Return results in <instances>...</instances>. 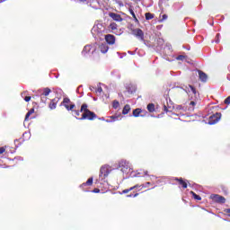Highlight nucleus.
Wrapping results in <instances>:
<instances>
[{"label": "nucleus", "instance_id": "1", "mask_svg": "<svg viewBox=\"0 0 230 230\" xmlns=\"http://www.w3.org/2000/svg\"><path fill=\"white\" fill-rule=\"evenodd\" d=\"M80 112H83L82 117L78 119L81 121L84 119H88L89 121H93L96 119V118H98V116L96 115V113H94V111H90L89 105H87V103L82 104Z\"/></svg>", "mask_w": 230, "mask_h": 230}, {"label": "nucleus", "instance_id": "2", "mask_svg": "<svg viewBox=\"0 0 230 230\" xmlns=\"http://www.w3.org/2000/svg\"><path fill=\"white\" fill-rule=\"evenodd\" d=\"M148 186H152V183L151 182H146V184L135 185L133 187H130L129 189H126V190H122V193H128L129 191H132L133 190H135L133 191V194H129V195H128V197L136 198V197H137V195H139V193H137V191H141V190L143 188H148Z\"/></svg>", "mask_w": 230, "mask_h": 230}, {"label": "nucleus", "instance_id": "3", "mask_svg": "<svg viewBox=\"0 0 230 230\" xmlns=\"http://www.w3.org/2000/svg\"><path fill=\"white\" fill-rule=\"evenodd\" d=\"M112 170H111V167L109 165H102L100 169V174H99V179L101 181H105L107 177H109V173H111Z\"/></svg>", "mask_w": 230, "mask_h": 230}, {"label": "nucleus", "instance_id": "4", "mask_svg": "<svg viewBox=\"0 0 230 230\" xmlns=\"http://www.w3.org/2000/svg\"><path fill=\"white\" fill-rule=\"evenodd\" d=\"M131 33L132 35H134V37H137V39H139V40H145V32H143V30L131 29Z\"/></svg>", "mask_w": 230, "mask_h": 230}, {"label": "nucleus", "instance_id": "5", "mask_svg": "<svg viewBox=\"0 0 230 230\" xmlns=\"http://www.w3.org/2000/svg\"><path fill=\"white\" fill-rule=\"evenodd\" d=\"M210 199L213 200V202H217V204H226V198L224 196L212 194L210 195Z\"/></svg>", "mask_w": 230, "mask_h": 230}, {"label": "nucleus", "instance_id": "6", "mask_svg": "<svg viewBox=\"0 0 230 230\" xmlns=\"http://www.w3.org/2000/svg\"><path fill=\"white\" fill-rule=\"evenodd\" d=\"M71 100L67 97L63 99V102H61V105H64V107L66 109V111H73L75 107V104L71 103Z\"/></svg>", "mask_w": 230, "mask_h": 230}, {"label": "nucleus", "instance_id": "7", "mask_svg": "<svg viewBox=\"0 0 230 230\" xmlns=\"http://www.w3.org/2000/svg\"><path fill=\"white\" fill-rule=\"evenodd\" d=\"M220 118H222V113L217 112L216 114L211 115L209 117V124L215 125V123H218V121L220 120Z\"/></svg>", "mask_w": 230, "mask_h": 230}, {"label": "nucleus", "instance_id": "8", "mask_svg": "<svg viewBox=\"0 0 230 230\" xmlns=\"http://www.w3.org/2000/svg\"><path fill=\"white\" fill-rule=\"evenodd\" d=\"M105 40L107 44H110V46H112L116 43V37L112 34H107L105 35Z\"/></svg>", "mask_w": 230, "mask_h": 230}, {"label": "nucleus", "instance_id": "9", "mask_svg": "<svg viewBox=\"0 0 230 230\" xmlns=\"http://www.w3.org/2000/svg\"><path fill=\"white\" fill-rule=\"evenodd\" d=\"M119 168L122 173H128L130 172V166L128 165L127 162H121Z\"/></svg>", "mask_w": 230, "mask_h": 230}, {"label": "nucleus", "instance_id": "10", "mask_svg": "<svg viewBox=\"0 0 230 230\" xmlns=\"http://www.w3.org/2000/svg\"><path fill=\"white\" fill-rule=\"evenodd\" d=\"M109 17H111V19L116 21V22H121L123 21V18L121 17V15H119L116 13H109Z\"/></svg>", "mask_w": 230, "mask_h": 230}, {"label": "nucleus", "instance_id": "11", "mask_svg": "<svg viewBox=\"0 0 230 230\" xmlns=\"http://www.w3.org/2000/svg\"><path fill=\"white\" fill-rule=\"evenodd\" d=\"M58 102H60V98L58 97L52 99L49 104V109H50L51 111L57 109V104L58 103Z\"/></svg>", "mask_w": 230, "mask_h": 230}, {"label": "nucleus", "instance_id": "12", "mask_svg": "<svg viewBox=\"0 0 230 230\" xmlns=\"http://www.w3.org/2000/svg\"><path fill=\"white\" fill-rule=\"evenodd\" d=\"M174 181L176 182H178V184L180 186H181V188H183V190H186V188H188V182H186V181H184V179H182V178H174Z\"/></svg>", "mask_w": 230, "mask_h": 230}, {"label": "nucleus", "instance_id": "13", "mask_svg": "<svg viewBox=\"0 0 230 230\" xmlns=\"http://www.w3.org/2000/svg\"><path fill=\"white\" fill-rule=\"evenodd\" d=\"M94 53V51H96V49L93 48L91 45H86L84 46V49H83V55H87V53Z\"/></svg>", "mask_w": 230, "mask_h": 230}, {"label": "nucleus", "instance_id": "14", "mask_svg": "<svg viewBox=\"0 0 230 230\" xmlns=\"http://www.w3.org/2000/svg\"><path fill=\"white\" fill-rule=\"evenodd\" d=\"M199 78L201 82H208V75L202 70H198Z\"/></svg>", "mask_w": 230, "mask_h": 230}, {"label": "nucleus", "instance_id": "15", "mask_svg": "<svg viewBox=\"0 0 230 230\" xmlns=\"http://www.w3.org/2000/svg\"><path fill=\"white\" fill-rule=\"evenodd\" d=\"M93 177H90L86 181V182L81 184L80 188H85V186H93Z\"/></svg>", "mask_w": 230, "mask_h": 230}, {"label": "nucleus", "instance_id": "16", "mask_svg": "<svg viewBox=\"0 0 230 230\" xmlns=\"http://www.w3.org/2000/svg\"><path fill=\"white\" fill-rule=\"evenodd\" d=\"M131 111L130 105L126 104L122 110V114L126 116V114H128Z\"/></svg>", "mask_w": 230, "mask_h": 230}, {"label": "nucleus", "instance_id": "17", "mask_svg": "<svg viewBox=\"0 0 230 230\" xmlns=\"http://www.w3.org/2000/svg\"><path fill=\"white\" fill-rule=\"evenodd\" d=\"M143 112V110H141L140 108H137L133 111V116L134 118H139V114H141Z\"/></svg>", "mask_w": 230, "mask_h": 230}, {"label": "nucleus", "instance_id": "18", "mask_svg": "<svg viewBox=\"0 0 230 230\" xmlns=\"http://www.w3.org/2000/svg\"><path fill=\"white\" fill-rule=\"evenodd\" d=\"M50 93H51V89H49V87H46L43 89L41 95L42 96H49Z\"/></svg>", "mask_w": 230, "mask_h": 230}, {"label": "nucleus", "instance_id": "19", "mask_svg": "<svg viewBox=\"0 0 230 230\" xmlns=\"http://www.w3.org/2000/svg\"><path fill=\"white\" fill-rule=\"evenodd\" d=\"M147 111H148V112H155V104L149 103L147 105Z\"/></svg>", "mask_w": 230, "mask_h": 230}, {"label": "nucleus", "instance_id": "20", "mask_svg": "<svg viewBox=\"0 0 230 230\" xmlns=\"http://www.w3.org/2000/svg\"><path fill=\"white\" fill-rule=\"evenodd\" d=\"M109 29L111 30V31H115V30H118V24L116 22H111L109 25Z\"/></svg>", "mask_w": 230, "mask_h": 230}, {"label": "nucleus", "instance_id": "21", "mask_svg": "<svg viewBox=\"0 0 230 230\" xmlns=\"http://www.w3.org/2000/svg\"><path fill=\"white\" fill-rule=\"evenodd\" d=\"M33 112H35L34 109H31L25 115V121H28V119H30V116L31 114H33Z\"/></svg>", "mask_w": 230, "mask_h": 230}, {"label": "nucleus", "instance_id": "22", "mask_svg": "<svg viewBox=\"0 0 230 230\" xmlns=\"http://www.w3.org/2000/svg\"><path fill=\"white\" fill-rule=\"evenodd\" d=\"M109 118H110V119H107V120H106L107 123H111V121H118V119H119L120 116H111V117H109Z\"/></svg>", "mask_w": 230, "mask_h": 230}, {"label": "nucleus", "instance_id": "23", "mask_svg": "<svg viewBox=\"0 0 230 230\" xmlns=\"http://www.w3.org/2000/svg\"><path fill=\"white\" fill-rule=\"evenodd\" d=\"M146 21H152L154 19V13H146Z\"/></svg>", "mask_w": 230, "mask_h": 230}, {"label": "nucleus", "instance_id": "24", "mask_svg": "<svg viewBox=\"0 0 230 230\" xmlns=\"http://www.w3.org/2000/svg\"><path fill=\"white\" fill-rule=\"evenodd\" d=\"M192 196L194 197L195 200H202V198L199 195H197V193L190 191Z\"/></svg>", "mask_w": 230, "mask_h": 230}, {"label": "nucleus", "instance_id": "25", "mask_svg": "<svg viewBox=\"0 0 230 230\" xmlns=\"http://www.w3.org/2000/svg\"><path fill=\"white\" fill-rule=\"evenodd\" d=\"M101 51L102 53H107V51H109V47H107L105 45L101 46Z\"/></svg>", "mask_w": 230, "mask_h": 230}, {"label": "nucleus", "instance_id": "26", "mask_svg": "<svg viewBox=\"0 0 230 230\" xmlns=\"http://www.w3.org/2000/svg\"><path fill=\"white\" fill-rule=\"evenodd\" d=\"M190 105H191L192 107H191V108H189V111H195L194 106L197 105V102H194V101H191V102H190Z\"/></svg>", "mask_w": 230, "mask_h": 230}, {"label": "nucleus", "instance_id": "27", "mask_svg": "<svg viewBox=\"0 0 230 230\" xmlns=\"http://www.w3.org/2000/svg\"><path fill=\"white\" fill-rule=\"evenodd\" d=\"M40 100L42 103H46L48 102V96L40 94Z\"/></svg>", "mask_w": 230, "mask_h": 230}, {"label": "nucleus", "instance_id": "28", "mask_svg": "<svg viewBox=\"0 0 230 230\" xmlns=\"http://www.w3.org/2000/svg\"><path fill=\"white\" fill-rule=\"evenodd\" d=\"M189 87H190V91L193 93V94H197V89H195L193 87V85L190 84Z\"/></svg>", "mask_w": 230, "mask_h": 230}, {"label": "nucleus", "instance_id": "29", "mask_svg": "<svg viewBox=\"0 0 230 230\" xmlns=\"http://www.w3.org/2000/svg\"><path fill=\"white\" fill-rule=\"evenodd\" d=\"M218 42H220V33L216 35V43L218 44Z\"/></svg>", "mask_w": 230, "mask_h": 230}, {"label": "nucleus", "instance_id": "30", "mask_svg": "<svg viewBox=\"0 0 230 230\" xmlns=\"http://www.w3.org/2000/svg\"><path fill=\"white\" fill-rule=\"evenodd\" d=\"M5 152H6V147L4 146L0 147V155L4 154Z\"/></svg>", "mask_w": 230, "mask_h": 230}, {"label": "nucleus", "instance_id": "31", "mask_svg": "<svg viewBox=\"0 0 230 230\" xmlns=\"http://www.w3.org/2000/svg\"><path fill=\"white\" fill-rule=\"evenodd\" d=\"M186 58V56L180 55L177 57V60H184Z\"/></svg>", "mask_w": 230, "mask_h": 230}, {"label": "nucleus", "instance_id": "32", "mask_svg": "<svg viewBox=\"0 0 230 230\" xmlns=\"http://www.w3.org/2000/svg\"><path fill=\"white\" fill-rule=\"evenodd\" d=\"M225 103H226V105H229V104H230V96H228V97L225 100Z\"/></svg>", "mask_w": 230, "mask_h": 230}, {"label": "nucleus", "instance_id": "33", "mask_svg": "<svg viewBox=\"0 0 230 230\" xmlns=\"http://www.w3.org/2000/svg\"><path fill=\"white\" fill-rule=\"evenodd\" d=\"M118 105H119V102L114 101V102H113V107H114V109H118Z\"/></svg>", "mask_w": 230, "mask_h": 230}, {"label": "nucleus", "instance_id": "34", "mask_svg": "<svg viewBox=\"0 0 230 230\" xmlns=\"http://www.w3.org/2000/svg\"><path fill=\"white\" fill-rule=\"evenodd\" d=\"M224 213H226V215H228V217H230V208H225Z\"/></svg>", "mask_w": 230, "mask_h": 230}, {"label": "nucleus", "instance_id": "35", "mask_svg": "<svg viewBox=\"0 0 230 230\" xmlns=\"http://www.w3.org/2000/svg\"><path fill=\"white\" fill-rule=\"evenodd\" d=\"M166 19H168V15L167 14H163L162 15V21H166Z\"/></svg>", "mask_w": 230, "mask_h": 230}, {"label": "nucleus", "instance_id": "36", "mask_svg": "<svg viewBox=\"0 0 230 230\" xmlns=\"http://www.w3.org/2000/svg\"><path fill=\"white\" fill-rule=\"evenodd\" d=\"M31 100V96H26L25 98H24V101L25 102H30Z\"/></svg>", "mask_w": 230, "mask_h": 230}, {"label": "nucleus", "instance_id": "37", "mask_svg": "<svg viewBox=\"0 0 230 230\" xmlns=\"http://www.w3.org/2000/svg\"><path fill=\"white\" fill-rule=\"evenodd\" d=\"M129 13L132 15V17L136 15V13H134V10L132 9H129Z\"/></svg>", "mask_w": 230, "mask_h": 230}, {"label": "nucleus", "instance_id": "38", "mask_svg": "<svg viewBox=\"0 0 230 230\" xmlns=\"http://www.w3.org/2000/svg\"><path fill=\"white\" fill-rule=\"evenodd\" d=\"M93 193H100V189H93Z\"/></svg>", "mask_w": 230, "mask_h": 230}, {"label": "nucleus", "instance_id": "39", "mask_svg": "<svg viewBox=\"0 0 230 230\" xmlns=\"http://www.w3.org/2000/svg\"><path fill=\"white\" fill-rule=\"evenodd\" d=\"M74 112L75 116H80V112H81L80 111H75Z\"/></svg>", "mask_w": 230, "mask_h": 230}, {"label": "nucleus", "instance_id": "40", "mask_svg": "<svg viewBox=\"0 0 230 230\" xmlns=\"http://www.w3.org/2000/svg\"><path fill=\"white\" fill-rule=\"evenodd\" d=\"M102 91H103V89H102V87L97 88V93H102Z\"/></svg>", "mask_w": 230, "mask_h": 230}, {"label": "nucleus", "instance_id": "41", "mask_svg": "<svg viewBox=\"0 0 230 230\" xmlns=\"http://www.w3.org/2000/svg\"><path fill=\"white\" fill-rule=\"evenodd\" d=\"M134 21L137 22V24H139V20L137 18H135Z\"/></svg>", "mask_w": 230, "mask_h": 230}, {"label": "nucleus", "instance_id": "42", "mask_svg": "<svg viewBox=\"0 0 230 230\" xmlns=\"http://www.w3.org/2000/svg\"><path fill=\"white\" fill-rule=\"evenodd\" d=\"M164 109L165 112H168V108L166 107V105L164 106Z\"/></svg>", "mask_w": 230, "mask_h": 230}, {"label": "nucleus", "instance_id": "43", "mask_svg": "<svg viewBox=\"0 0 230 230\" xmlns=\"http://www.w3.org/2000/svg\"><path fill=\"white\" fill-rule=\"evenodd\" d=\"M81 3H85L87 0H79Z\"/></svg>", "mask_w": 230, "mask_h": 230}, {"label": "nucleus", "instance_id": "44", "mask_svg": "<svg viewBox=\"0 0 230 230\" xmlns=\"http://www.w3.org/2000/svg\"><path fill=\"white\" fill-rule=\"evenodd\" d=\"M4 1H6V0H0V3H4Z\"/></svg>", "mask_w": 230, "mask_h": 230}, {"label": "nucleus", "instance_id": "45", "mask_svg": "<svg viewBox=\"0 0 230 230\" xmlns=\"http://www.w3.org/2000/svg\"><path fill=\"white\" fill-rule=\"evenodd\" d=\"M133 19H137V17L136 16V14L133 16Z\"/></svg>", "mask_w": 230, "mask_h": 230}, {"label": "nucleus", "instance_id": "46", "mask_svg": "<svg viewBox=\"0 0 230 230\" xmlns=\"http://www.w3.org/2000/svg\"><path fill=\"white\" fill-rule=\"evenodd\" d=\"M178 109H182V106H179Z\"/></svg>", "mask_w": 230, "mask_h": 230}]
</instances>
